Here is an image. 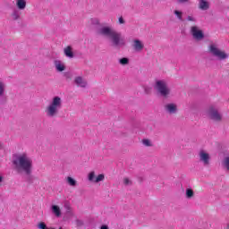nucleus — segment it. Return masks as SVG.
Segmentation results:
<instances>
[{"label":"nucleus","mask_w":229,"mask_h":229,"mask_svg":"<svg viewBox=\"0 0 229 229\" xmlns=\"http://www.w3.org/2000/svg\"><path fill=\"white\" fill-rule=\"evenodd\" d=\"M12 162L18 174H25L24 180L27 183L31 184L35 182V176L31 174L33 173V160L28 154H13Z\"/></svg>","instance_id":"f257e3e1"},{"label":"nucleus","mask_w":229,"mask_h":229,"mask_svg":"<svg viewBox=\"0 0 229 229\" xmlns=\"http://www.w3.org/2000/svg\"><path fill=\"white\" fill-rule=\"evenodd\" d=\"M97 34L100 37L110 38L113 47H115L116 49H121V47H124V46H126V41L122 38L123 34H121V32H117L110 26L97 28Z\"/></svg>","instance_id":"f03ea898"},{"label":"nucleus","mask_w":229,"mask_h":229,"mask_svg":"<svg viewBox=\"0 0 229 229\" xmlns=\"http://www.w3.org/2000/svg\"><path fill=\"white\" fill-rule=\"evenodd\" d=\"M63 100L62 98L55 96L52 98L51 103L46 109L47 117L53 118L58 115L60 110H62Z\"/></svg>","instance_id":"7ed1b4c3"},{"label":"nucleus","mask_w":229,"mask_h":229,"mask_svg":"<svg viewBox=\"0 0 229 229\" xmlns=\"http://www.w3.org/2000/svg\"><path fill=\"white\" fill-rule=\"evenodd\" d=\"M154 89L157 90L161 98H165V99H167L171 96V89L165 80H157L154 84Z\"/></svg>","instance_id":"20e7f679"},{"label":"nucleus","mask_w":229,"mask_h":229,"mask_svg":"<svg viewBox=\"0 0 229 229\" xmlns=\"http://www.w3.org/2000/svg\"><path fill=\"white\" fill-rule=\"evenodd\" d=\"M207 114L211 121L215 123H221L223 121V114L219 113V110L215 106H210L207 110Z\"/></svg>","instance_id":"39448f33"},{"label":"nucleus","mask_w":229,"mask_h":229,"mask_svg":"<svg viewBox=\"0 0 229 229\" xmlns=\"http://www.w3.org/2000/svg\"><path fill=\"white\" fill-rule=\"evenodd\" d=\"M190 33L193 37L194 40H197L198 42L205 38V33H203V30H201L198 26H191Z\"/></svg>","instance_id":"423d86ee"},{"label":"nucleus","mask_w":229,"mask_h":229,"mask_svg":"<svg viewBox=\"0 0 229 229\" xmlns=\"http://www.w3.org/2000/svg\"><path fill=\"white\" fill-rule=\"evenodd\" d=\"M209 51L214 56H216L218 60H226V58H228V54L219 50L215 45L209 46Z\"/></svg>","instance_id":"0eeeda50"},{"label":"nucleus","mask_w":229,"mask_h":229,"mask_svg":"<svg viewBox=\"0 0 229 229\" xmlns=\"http://www.w3.org/2000/svg\"><path fill=\"white\" fill-rule=\"evenodd\" d=\"M6 92V84L0 81V105L8 103V97L4 94Z\"/></svg>","instance_id":"6e6552de"},{"label":"nucleus","mask_w":229,"mask_h":229,"mask_svg":"<svg viewBox=\"0 0 229 229\" xmlns=\"http://www.w3.org/2000/svg\"><path fill=\"white\" fill-rule=\"evenodd\" d=\"M164 108H165V112H166V114H169L170 115H173L178 113V106L174 103L166 104L165 105Z\"/></svg>","instance_id":"1a4fd4ad"},{"label":"nucleus","mask_w":229,"mask_h":229,"mask_svg":"<svg viewBox=\"0 0 229 229\" xmlns=\"http://www.w3.org/2000/svg\"><path fill=\"white\" fill-rule=\"evenodd\" d=\"M199 161L202 162L204 165H208L210 164V155L203 150L200 151Z\"/></svg>","instance_id":"9d476101"},{"label":"nucleus","mask_w":229,"mask_h":229,"mask_svg":"<svg viewBox=\"0 0 229 229\" xmlns=\"http://www.w3.org/2000/svg\"><path fill=\"white\" fill-rule=\"evenodd\" d=\"M132 47H133L134 51H136L137 53H140V51H142V49H144V43H142V41H140V39H134Z\"/></svg>","instance_id":"9b49d317"},{"label":"nucleus","mask_w":229,"mask_h":229,"mask_svg":"<svg viewBox=\"0 0 229 229\" xmlns=\"http://www.w3.org/2000/svg\"><path fill=\"white\" fill-rule=\"evenodd\" d=\"M54 65L58 72H64V71H65V65H64L60 60H55Z\"/></svg>","instance_id":"f8f14e48"},{"label":"nucleus","mask_w":229,"mask_h":229,"mask_svg":"<svg viewBox=\"0 0 229 229\" xmlns=\"http://www.w3.org/2000/svg\"><path fill=\"white\" fill-rule=\"evenodd\" d=\"M74 83H76L78 87H81L82 89H85V87H87V81H85L81 76L75 78Z\"/></svg>","instance_id":"ddd939ff"},{"label":"nucleus","mask_w":229,"mask_h":229,"mask_svg":"<svg viewBox=\"0 0 229 229\" xmlns=\"http://www.w3.org/2000/svg\"><path fill=\"white\" fill-rule=\"evenodd\" d=\"M199 8L203 11L208 10L210 8V4L205 0H199Z\"/></svg>","instance_id":"4468645a"},{"label":"nucleus","mask_w":229,"mask_h":229,"mask_svg":"<svg viewBox=\"0 0 229 229\" xmlns=\"http://www.w3.org/2000/svg\"><path fill=\"white\" fill-rule=\"evenodd\" d=\"M64 53L67 58H72L74 56V52H72V47L68 46L64 49Z\"/></svg>","instance_id":"2eb2a0df"},{"label":"nucleus","mask_w":229,"mask_h":229,"mask_svg":"<svg viewBox=\"0 0 229 229\" xmlns=\"http://www.w3.org/2000/svg\"><path fill=\"white\" fill-rule=\"evenodd\" d=\"M52 212L53 214H55V217H60V216H62V210L57 205L52 206Z\"/></svg>","instance_id":"dca6fc26"},{"label":"nucleus","mask_w":229,"mask_h":229,"mask_svg":"<svg viewBox=\"0 0 229 229\" xmlns=\"http://www.w3.org/2000/svg\"><path fill=\"white\" fill-rule=\"evenodd\" d=\"M16 6L19 10H24L26 8V0H17Z\"/></svg>","instance_id":"f3484780"},{"label":"nucleus","mask_w":229,"mask_h":229,"mask_svg":"<svg viewBox=\"0 0 229 229\" xmlns=\"http://www.w3.org/2000/svg\"><path fill=\"white\" fill-rule=\"evenodd\" d=\"M186 198L187 199H191L194 198V191H192V189L191 188L186 189Z\"/></svg>","instance_id":"a211bd4d"},{"label":"nucleus","mask_w":229,"mask_h":229,"mask_svg":"<svg viewBox=\"0 0 229 229\" xmlns=\"http://www.w3.org/2000/svg\"><path fill=\"white\" fill-rule=\"evenodd\" d=\"M174 15H176L177 19L179 21H181L182 22H183V13H182L181 11L175 10L174 11Z\"/></svg>","instance_id":"6ab92c4d"},{"label":"nucleus","mask_w":229,"mask_h":229,"mask_svg":"<svg viewBox=\"0 0 229 229\" xmlns=\"http://www.w3.org/2000/svg\"><path fill=\"white\" fill-rule=\"evenodd\" d=\"M120 65H128L130 64V59L128 57H123L119 59Z\"/></svg>","instance_id":"aec40b11"},{"label":"nucleus","mask_w":229,"mask_h":229,"mask_svg":"<svg viewBox=\"0 0 229 229\" xmlns=\"http://www.w3.org/2000/svg\"><path fill=\"white\" fill-rule=\"evenodd\" d=\"M67 182L71 187H76V180H74L72 177H67Z\"/></svg>","instance_id":"412c9836"},{"label":"nucleus","mask_w":229,"mask_h":229,"mask_svg":"<svg viewBox=\"0 0 229 229\" xmlns=\"http://www.w3.org/2000/svg\"><path fill=\"white\" fill-rule=\"evenodd\" d=\"M105 180V174H100L95 178V183H99V182H103Z\"/></svg>","instance_id":"4be33fe9"},{"label":"nucleus","mask_w":229,"mask_h":229,"mask_svg":"<svg viewBox=\"0 0 229 229\" xmlns=\"http://www.w3.org/2000/svg\"><path fill=\"white\" fill-rule=\"evenodd\" d=\"M12 17L13 21H17L21 17V15L19 14V11L14 10L12 13Z\"/></svg>","instance_id":"5701e85b"},{"label":"nucleus","mask_w":229,"mask_h":229,"mask_svg":"<svg viewBox=\"0 0 229 229\" xmlns=\"http://www.w3.org/2000/svg\"><path fill=\"white\" fill-rule=\"evenodd\" d=\"M88 180L89 182H95L96 180V174L94 172H90L88 175Z\"/></svg>","instance_id":"b1692460"},{"label":"nucleus","mask_w":229,"mask_h":229,"mask_svg":"<svg viewBox=\"0 0 229 229\" xmlns=\"http://www.w3.org/2000/svg\"><path fill=\"white\" fill-rule=\"evenodd\" d=\"M38 228L39 229H49V227L46 225V223L44 222H40L38 225Z\"/></svg>","instance_id":"393cba45"},{"label":"nucleus","mask_w":229,"mask_h":229,"mask_svg":"<svg viewBox=\"0 0 229 229\" xmlns=\"http://www.w3.org/2000/svg\"><path fill=\"white\" fill-rule=\"evenodd\" d=\"M144 92H145V94H151V87L145 86L144 87Z\"/></svg>","instance_id":"a878e982"},{"label":"nucleus","mask_w":229,"mask_h":229,"mask_svg":"<svg viewBox=\"0 0 229 229\" xmlns=\"http://www.w3.org/2000/svg\"><path fill=\"white\" fill-rule=\"evenodd\" d=\"M143 144L144 146L150 147L151 141H149V140H143Z\"/></svg>","instance_id":"bb28decb"},{"label":"nucleus","mask_w":229,"mask_h":229,"mask_svg":"<svg viewBox=\"0 0 229 229\" xmlns=\"http://www.w3.org/2000/svg\"><path fill=\"white\" fill-rule=\"evenodd\" d=\"M123 183H124V185H131V181H130V179H128V178H125V179H123Z\"/></svg>","instance_id":"cd10ccee"},{"label":"nucleus","mask_w":229,"mask_h":229,"mask_svg":"<svg viewBox=\"0 0 229 229\" xmlns=\"http://www.w3.org/2000/svg\"><path fill=\"white\" fill-rule=\"evenodd\" d=\"M75 223H76L77 226H83V221L82 220L77 219L75 221Z\"/></svg>","instance_id":"c85d7f7f"},{"label":"nucleus","mask_w":229,"mask_h":229,"mask_svg":"<svg viewBox=\"0 0 229 229\" xmlns=\"http://www.w3.org/2000/svg\"><path fill=\"white\" fill-rule=\"evenodd\" d=\"M186 21H190L191 22H196V18L192 17V16H188L186 18Z\"/></svg>","instance_id":"c756f323"},{"label":"nucleus","mask_w":229,"mask_h":229,"mask_svg":"<svg viewBox=\"0 0 229 229\" xmlns=\"http://www.w3.org/2000/svg\"><path fill=\"white\" fill-rule=\"evenodd\" d=\"M64 217L65 218L66 217H72V211H70V213L69 212H65Z\"/></svg>","instance_id":"7c9ffc66"},{"label":"nucleus","mask_w":229,"mask_h":229,"mask_svg":"<svg viewBox=\"0 0 229 229\" xmlns=\"http://www.w3.org/2000/svg\"><path fill=\"white\" fill-rule=\"evenodd\" d=\"M118 22H119V24H124L126 21H124V19L123 17H120L118 19Z\"/></svg>","instance_id":"2f4dec72"},{"label":"nucleus","mask_w":229,"mask_h":229,"mask_svg":"<svg viewBox=\"0 0 229 229\" xmlns=\"http://www.w3.org/2000/svg\"><path fill=\"white\" fill-rule=\"evenodd\" d=\"M65 208H66V212L70 213L71 212V206H69L68 203H66V205H64Z\"/></svg>","instance_id":"473e14b6"},{"label":"nucleus","mask_w":229,"mask_h":229,"mask_svg":"<svg viewBox=\"0 0 229 229\" xmlns=\"http://www.w3.org/2000/svg\"><path fill=\"white\" fill-rule=\"evenodd\" d=\"M181 4H183V3H188L189 0H178Z\"/></svg>","instance_id":"72a5a7b5"},{"label":"nucleus","mask_w":229,"mask_h":229,"mask_svg":"<svg viewBox=\"0 0 229 229\" xmlns=\"http://www.w3.org/2000/svg\"><path fill=\"white\" fill-rule=\"evenodd\" d=\"M100 229H108V225H101Z\"/></svg>","instance_id":"f704fd0d"},{"label":"nucleus","mask_w":229,"mask_h":229,"mask_svg":"<svg viewBox=\"0 0 229 229\" xmlns=\"http://www.w3.org/2000/svg\"><path fill=\"white\" fill-rule=\"evenodd\" d=\"M64 77H66V78H71V75H70L69 73L65 72V73H64Z\"/></svg>","instance_id":"c9c22d12"},{"label":"nucleus","mask_w":229,"mask_h":229,"mask_svg":"<svg viewBox=\"0 0 229 229\" xmlns=\"http://www.w3.org/2000/svg\"><path fill=\"white\" fill-rule=\"evenodd\" d=\"M93 24H99V21L98 20H96Z\"/></svg>","instance_id":"e433bc0d"},{"label":"nucleus","mask_w":229,"mask_h":229,"mask_svg":"<svg viewBox=\"0 0 229 229\" xmlns=\"http://www.w3.org/2000/svg\"><path fill=\"white\" fill-rule=\"evenodd\" d=\"M0 149H3V143L0 141Z\"/></svg>","instance_id":"4c0bfd02"},{"label":"nucleus","mask_w":229,"mask_h":229,"mask_svg":"<svg viewBox=\"0 0 229 229\" xmlns=\"http://www.w3.org/2000/svg\"><path fill=\"white\" fill-rule=\"evenodd\" d=\"M3 182V176L0 175V183Z\"/></svg>","instance_id":"58836bf2"},{"label":"nucleus","mask_w":229,"mask_h":229,"mask_svg":"<svg viewBox=\"0 0 229 229\" xmlns=\"http://www.w3.org/2000/svg\"><path fill=\"white\" fill-rule=\"evenodd\" d=\"M48 229H55V227H50V228H48Z\"/></svg>","instance_id":"ea45409f"},{"label":"nucleus","mask_w":229,"mask_h":229,"mask_svg":"<svg viewBox=\"0 0 229 229\" xmlns=\"http://www.w3.org/2000/svg\"><path fill=\"white\" fill-rule=\"evenodd\" d=\"M227 228L229 229V224L227 225Z\"/></svg>","instance_id":"a19ab883"}]
</instances>
